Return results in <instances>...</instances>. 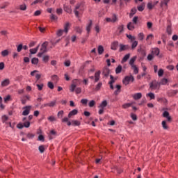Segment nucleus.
Listing matches in <instances>:
<instances>
[{
	"label": "nucleus",
	"instance_id": "1",
	"mask_svg": "<svg viewBox=\"0 0 178 178\" xmlns=\"http://www.w3.org/2000/svg\"><path fill=\"white\" fill-rule=\"evenodd\" d=\"M48 47V42H44L42 44L40 52L38 54V58H41L44 54L48 52L47 47Z\"/></svg>",
	"mask_w": 178,
	"mask_h": 178
},
{
	"label": "nucleus",
	"instance_id": "2",
	"mask_svg": "<svg viewBox=\"0 0 178 178\" xmlns=\"http://www.w3.org/2000/svg\"><path fill=\"white\" fill-rule=\"evenodd\" d=\"M130 81H131V83L134 81V76H133V75L127 76L122 80V83L123 84H124V86H129V84L130 83Z\"/></svg>",
	"mask_w": 178,
	"mask_h": 178
},
{
	"label": "nucleus",
	"instance_id": "3",
	"mask_svg": "<svg viewBox=\"0 0 178 178\" xmlns=\"http://www.w3.org/2000/svg\"><path fill=\"white\" fill-rule=\"evenodd\" d=\"M110 74H111V70H109L108 67H105L103 68L102 74L104 77H106V79H108Z\"/></svg>",
	"mask_w": 178,
	"mask_h": 178
},
{
	"label": "nucleus",
	"instance_id": "4",
	"mask_svg": "<svg viewBox=\"0 0 178 178\" xmlns=\"http://www.w3.org/2000/svg\"><path fill=\"white\" fill-rule=\"evenodd\" d=\"M128 49H130V45L129 44H120V52H123V51H128Z\"/></svg>",
	"mask_w": 178,
	"mask_h": 178
},
{
	"label": "nucleus",
	"instance_id": "5",
	"mask_svg": "<svg viewBox=\"0 0 178 178\" xmlns=\"http://www.w3.org/2000/svg\"><path fill=\"white\" fill-rule=\"evenodd\" d=\"M23 109H25L22 112L23 116H27V115H29L30 113V111L31 110V106H26L24 107Z\"/></svg>",
	"mask_w": 178,
	"mask_h": 178
},
{
	"label": "nucleus",
	"instance_id": "6",
	"mask_svg": "<svg viewBox=\"0 0 178 178\" xmlns=\"http://www.w3.org/2000/svg\"><path fill=\"white\" fill-rule=\"evenodd\" d=\"M158 86H159V83L154 80L151 82L149 88L150 90H156V88H158Z\"/></svg>",
	"mask_w": 178,
	"mask_h": 178
},
{
	"label": "nucleus",
	"instance_id": "7",
	"mask_svg": "<svg viewBox=\"0 0 178 178\" xmlns=\"http://www.w3.org/2000/svg\"><path fill=\"white\" fill-rule=\"evenodd\" d=\"M163 118H165L167 119V122H172V117L170 115L168 111H164L163 113Z\"/></svg>",
	"mask_w": 178,
	"mask_h": 178
},
{
	"label": "nucleus",
	"instance_id": "8",
	"mask_svg": "<svg viewBox=\"0 0 178 178\" xmlns=\"http://www.w3.org/2000/svg\"><path fill=\"white\" fill-rule=\"evenodd\" d=\"M118 47H119V42L114 41L111 43V49L113 51H116V49H118Z\"/></svg>",
	"mask_w": 178,
	"mask_h": 178
},
{
	"label": "nucleus",
	"instance_id": "9",
	"mask_svg": "<svg viewBox=\"0 0 178 178\" xmlns=\"http://www.w3.org/2000/svg\"><path fill=\"white\" fill-rule=\"evenodd\" d=\"M100 76H101L100 70H99L95 73V83H98V81H99Z\"/></svg>",
	"mask_w": 178,
	"mask_h": 178
},
{
	"label": "nucleus",
	"instance_id": "10",
	"mask_svg": "<svg viewBox=\"0 0 178 178\" xmlns=\"http://www.w3.org/2000/svg\"><path fill=\"white\" fill-rule=\"evenodd\" d=\"M27 101H30V96L29 95H25L21 99L22 105H26Z\"/></svg>",
	"mask_w": 178,
	"mask_h": 178
},
{
	"label": "nucleus",
	"instance_id": "11",
	"mask_svg": "<svg viewBox=\"0 0 178 178\" xmlns=\"http://www.w3.org/2000/svg\"><path fill=\"white\" fill-rule=\"evenodd\" d=\"M77 113H79V111L77 109L72 110V111H70L68 113L69 119H70V118H72V116H74V115H77Z\"/></svg>",
	"mask_w": 178,
	"mask_h": 178
},
{
	"label": "nucleus",
	"instance_id": "12",
	"mask_svg": "<svg viewBox=\"0 0 178 178\" xmlns=\"http://www.w3.org/2000/svg\"><path fill=\"white\" fill-rule=\"evenodd\" d=\"M110 79H111V81L108 82V84L110 85V88L111 90H114V87H113V83H115V79L113 78V76L112 75H110Z\"/></svg>",
	"mask_w": 178,
	"mask_h": 178
},
{
	"label": "nucleus",
	"instance_id": "13",
	"mask_svg": "<svg viewBox=\"0 0 178 178\" xmlns=\"http://www.w3.org/2000/svg\"><path fill=\"white\" fill-rule=\"evenodd\" d=\"M142 97L143 94H141V92H138L133 95V98L134 99H135V101H137L138 99H141Z\"/></svg>",
	"mask_w": 178,
	"mask_h": 178
},
{
	"label": "nucleus",
	"instance_id": "14",
	"mask_svg": "<svg viewBox=\"0 0 178 178\" xmlns=\"http://www.w3.org/2000/svg\"><path fill=\"white\" fill-rule=\"evenodd\" d=\"M70 27V22H66L65 24L64 25V33H66V34H67V33H69V28Z\"/></svg>",
	"mask_w": 178,
	"mask_h": 178
},
{
	"label": "nucleus",
	"instance_id": "15",
	"mask_svg": "<svg viewBox=\"0 0 178 178\" xmlns=\"http://www.w3.org/2000/svg\"><path fill=\"white\" fill-rule=\"evenodd\" d=\"M108 106V102L106 100L103 101L100 105L98 106V108H101L102 109H104Z\"/></svg>",
	"mask_w": 178,
	"mask_h": 178
},
{
	"label": "nucleus",
	"instance_id": "16",
	"mask_svg": "<svg viewBox=\"0 0 178 178\" xmlns=\"http://www.w3.org/2000/svg\"><path fill=\"white\" fill-rule=\"evenodd\" d=\"M38 48H40V45H38L35 49H31L29 50L31 55H34L36 52H38Z\"/></svg>",
	"mask_w": 178,
	"mask_h": 178
},
{
	"label": "nucleus",
	"instance_id": "17",
	"mask_svg": "<svg viewBox=\"0 0 178 178\" xmlns=\"http://www.w3.org/2000/svg\"><path fill=\"white\" fill-rule=\"evenodd\" d=\"M90 23L89 24L86 26V31H88V35L87 37H88V33H90V31H91V27L92 26V20H89Z\"/></svg>",
	"mask_w": 178,
	"mask_h": 178
},
{
	"label": "nucleus",
	"instance_id": "18",
	"mask_svg": "<svg viewBox=\"0 0 178 178\" xmlns=\"http://www.w3.org/2000/svg\"><path fill=\"white\" fill-rule=\"evenodd\" d=\"M10 84V81L9 79H5L1 82V87H6V86H9Z\"/></svg>",
	"mask_w": 178,
	"mask_h": 178
},
{
	"label": "nucleus",
	"instance_id": "19",
	"mask_svg": "<svg viewBox=\"0 0 178 178\" xmlns=\"http://www.w3.org/2000/svg\"><path fill=\"white\" fill-rule=\"evenodd\" d=\"M129 58H130V54H126V55L123 57V58H122V61H121V63H124V62H127V60H129Z\"/></svg>",
	"mask_w": 178,
	"mask_h": 178
},
{
	"label": "nucleus",
	"instance_id": "20",
	"mask_svg": "<svg viewBox=\"0 0 178 178\" xmlns=\"http://www.w3.org/2000/svg\"><path fill=\"white\" fill-rule=\"evenodd\" d=\"M160 50L159 48H154L152 51V55H156V56H158L159 55Z\"/></svg>",
	"mask_w": 178,
	"mask_h": 178
},
{
	"label": "nucleus",
	"instance_id": "21",
	"mask_svg": "<svg viewBox=\"0 0 178 178\" xmlns=\"http://www.w3.org/2000/svg\"><path fill=\"white\" fill-rule=\"evenodd\" d=\"M99 55H102L104 54V46L99 45L97 48Z\"/></svg>",
	"mask_w": 178,
	"mask_h": 178
},
{
	"label": "nucleus",
	"instance_id": "22",
	"mask_svg": "<svg viewBox=\"0 0 178 178\" xmlns=\"http://www.w3.org/2000/svg\"><path fill=\"white\" fill-rule=\"evenodd\" d=\"M135 13H137V8L136 7H134L131 10V13H129V17H133V16H134Z\"/></svg>",
	"mask_w": 178,
	"mask_h": 178
},
{
	"label": "nucleus",
	"instance_id": "23",
	"mask_svg": "<svg viewBox=\"0 0 178 178\" xmlns=\"http://www.w3.org/2000/svg\"><path fill=\"white\" fill-rule=\"evenodd\" d=\"M144 9H145V3H142L141 5L138 6V10L139 12H143V10H144Z\"/></svg>",
	"mask_w": 178,
	"mask_h": 178
},
{
	"label": "nucleus",
	"instance_id": "24",
	"mask_svg": "<svg viewBox=\"0 0 178 178\" xmlns=\"http://www.w3.org/2000/svg\"><path fill=\"white\" fill-rule=\"evenodd\" d=\"M136 59H137V56H134L132 57L130 60H129V65L132 67V66H135L136 65H134V62H136Z\"/></svg>",
	"mask_w": 178,
	"mask_h": 178
},
{
	"label": "nucleus",
	"instance_id": "25",
	"mask_svg": "<svg viewBox=\"0 0 178 178\" xmlns=\"http://www.w3.org/2000/svg\"><path fill=\"white\" fill-rule=\"evenodd\" d=\"M127 29H128V30H130L131 31H133V30H134V29H136V27L134 26L133 23L129 22L127 24Z\"/></svg>",
	"mask_w": 178,
	"mask_h": 178
},
{
	"label": "nucleus",
	"instance_id": "26",
	"mask_svg": "<svg viewBox=\"0 0 178 178\" xmlns=\"http://www.w3.org/2000/svg\"><path fill=\"white\" fill-rule=\"evenodd\" d=\"M118 31H119V34H122V33L124 31V25L122 24L118 26Z\"/></svg>",
	"mask_w": 178,
	"mask_h": 178
},
{
	"label": "nucleus",
	"instance_id": "27",
	"mask_svg": "<svg viewBox=\"0 0 178 178\" xmlns=\"http://www.w3.org/2000/svg\"><path fill=\"white\" fill-rule=\"evenodd\" d=\"M74 30L76 33H79V34H81V33H83V28L80 26H75Z\"/></svg>",
	"mask_w": 178,
	"mask_h": 178
},
{
	"label": "nucleus",
	"instance_id": "28",
	"mask_svg": "<svg viewBox=\"0 0 178 178\" xmlns=\"http://www.w3.org/2000/svg\"><path fill=\"white\" fill-rule=\"evenodd\" d=\"M38 149L40 154H44V152H45V146H44V145H41L39 146Z\"/></svg>",
	"mask_w": 178,
	"mask_h": 178
},
{
	"label": "nucleus",
	"instance_id": "29",
	"mask_svg": "<svg viewBox=\"0 0 178 178\" xmlns=\"http://www.w3.org/2000/svg\"><path fill=\"white\" fill-rule=\"evenodd\" d=\"M64 10L67 12V13L72 14V8L67 6H64Z\"/></svg>",
	"mask_w": 178,
	"mask_h": 178
},
{
	"label": "nucleus",
	"instance_id": "30",
	"mask_svg": "<svg viewBox=\"0 0 178 178\" xmlns=\"http://www.w3.org/2000/svg\"><path fill=\"white\" fill-rule=\"evenodd\" d=\"M8 55H9L8 49H6L1 51V56H3V58H5V56H8Z\"/></svg>",
	"mask_w": 178,
	"mask_h": 178
},
{
	"label": "nucleus",
	"instance_id": "31",
	"mask_svg": "<svg viewBox=\"0 0 178 178\" xmlns=\"http://www.w3.org/2000/svg\"><path fill=\"white\" fill-rule=\"evenodd\" d=\"M81 123L79 120H72V126H80Z\"/></svg>",
	"mask_w": 178,
	"mask_h": 178
},
{
	"label": "nucleus",
	"instance_id": "32",
	"mask_svg": "<svg viewBox=\"0 0 178 178\" xmlns=\"http://www.w3.org/2000/svg\"><path fill=\"white\" fill-rule=\"evenodd\" d=\"M39 60L38 58L34 57L31 59L32 65H38Z\"/></svg>",
	"mask_w": 178,
	"mask_h": 178
},
{
	"label": "nucleus",
	"instance_id": "33",
	"mask_svg": "<svg viewBox=\"0 0 178 178\" xmlns=\"http://www.w3.org/2000/svg\"><path fill=\"white\" fill-rule=\"evenodd\" d=\"M138 45V42L137 40L134 41L131 44V49H136Z\"/></svg>",
	"mask_w": 178,
	"mask_h": 178
},
{
	"label": "nucleus",
	"instance_id": "34",
	"mask_svg": "<svg viewBox=\"0 0 178 178\" xmlns=\"http://www.w3.org/2000/svg\"><path fill=\"white\" fill-rule=\"evenodd\" d=\"M116 74H119V73H122V66L119 65L115 69Z\"/></svg>",
	"mask_w": 178,
	"mask_h": 178
},
{
	"label": "nucleus",
	"instance_id": "35",
	"mask_svg": "<svg viewBox=\"0 0 178 178\" xmlns=\"http://www.w3.org/2000/svg\"><path fill=\"white\" fill-rule=\"evenodd\" d=\"M102 87V82H99L95 87V91H99Z\"/></svg>",
	"mask_w": 178,
	"mask_h": 178
},
{
	"label": "nucleus",
	"instance_id": "36",
	"mask_svg": "<svg viewBox=\"0 0 178 178\" xmlns=\"http://www.w3.org/2000/svg\"><path fill=\"white\" fill-rule=\"evenodd\" d=\"M63 32H65V31L62 29H59L58 31H57L56 32L57 37H62V35H63Z\"/></svg>",
	"mask_w": 178,
	"mask_h": 178
},
{
	"label": "nucleus",
	"instance_id": "37",
	"mask_svg": "<svg viewBox=\"0 0 178 178\" xmlns=\"http://www.w3.org/2000/svg\"><path fill=\"white\" fill-rule=\"evenodd\" d=\"M49 60V56H44L42 57V61L44 62V63H48V61Z\"/></svg>",
	"mask_w": 178,
	"mask_h": 178
},
{
	"label": "nucleus",
	"instance_id": "38",
	"mask_svg": "<svg viewBox=\"0 0 178 178\" xmlns=\"http://www.w3.org/2000/svg\"><path fill=\"white\" fill-rule=\"evenodd\" d=\"M167 83H168V79L163 78V79H161V81H160L159 85L165 86V84H167Z\"/></svg>",
	"mask_w": 178,
	"mask_h": 178
},
{
	"label": "nucleus",
	"instance_id": "39",
	"mask_svg": "<svg viewBox=\"0 0 178 178\" xmlns=\"http://www.w3.org/2000/svg\"><path fill=\"white\" fill-rule=\"evenodd\" d=\"M157 101H158V102H163L164 104L168 103V100L163 97L158 98Z\"/></svg>",
	"mask_w": 178,
	"mask_h": 178
},
{
	"label": "nucleus",
	"instance_id": "40",
	"mask_svg": "<svg viewBox=\"0 0 178 178\" xmlns=\"http://www.w3.org/2000/svg\"><path fill=\"white\" fill-rule=\"evenodd\" d=\"M166 32L168 33V34L169 35H170L172 34V26H171L168 25V26H167Z\"/></svg>",
	"mask_w": 178,
	"mask_h": 178
},
{
	"label": "nucleus",
	"instance_id": "41",
	"mask_svg": "<svg viewBox=\"0 0 178 178\" xmlns=\"http://www.w3.org/2000/svg\"><path fill=\"white\" fill-rule=\"evenodd\" d=\"M131 68L134 70V73L135 74H138V68L136 65H132Z\"/></svg>",
	"mask_w": 178,
	"mask_h": 178
},
{
	"label": "nucleus",
	"instance_id": "42",
	"mask_svg": "<svg viewBox=\"0 0 178 178\" xmlns=\"http://www.w3.org/2000/svg\"><path fill=\"white\" fill-rule=\"evenodd\" d=\"M65 113V112L62 110L60 111L58 114H57V117L58 118V119H61V118H63V114Z\"/></svg>",
	"mask_w": 178,
	"mask_h": 178
},
{
	"label": "nucleus",
	"instance_id": "43",
	"mask_svg": "<svg viewBox=\"0 0 178 178\" xmlns=\"http://www.w3.org/2000/svg\"><path fill=\"white\" fill-rule=\"evenodd\" d=\"M118 20V15H116V14H113L112 23H116Z\"/></svg>",
	"mask_w": 178,
	"mask_h": 178
},
{
	"label": "nucleus",
	"instance_id": "44",
	"mask_svg": "<svg viewBox=\"0 0 178 178\" xmlns=\"http://www.w3.org/2000/svg\"><path fill=\"white\" fill-rule=\"evenodd\" d=\"M38 140L42 141V143H44V141H45V138L43 136L42 134H40V135H39V136L38 138Z\"/></svg>",
	"mask_w": 178,
	"mask_h": 178
},
{
	"label": "nucleus",
	"instance_id": "45",
	"mask_svg": "<svg viewBox=\"0 0 178 178\" xmlns=\"http://www.w3.org/2000/svg\"><path fill=\"white\" fill-rule=\"evenodd\" d=\"M47 87H48L49 88H50V90H54V83H53L52 82H51V81H49V82L47 83Z\"/></svg>",
	"mask_w": 178,
	"mask_h": 178
},
{
	"label": "nucleus",
	"instance_id": "46",
	"mask_svg": "<svg viewBox=\"0 0 178 178\" xmlns=\"http://www.w3.org/2000/svg\"><path fill=\"white\" fill-rule=\"evenodd\" d=\"M22 49H23V44L21 43L17 47V51L22 52Z\"/></svg>",
	"mask_w": 178,
	"mask_h": 178
},
{
	"label": "nucleus",
	"instance_id": "47",
	"mask_svg": "<svg viewBox=\"0 0 178 178\" xmlns=\"http://www.w3.org/2000/svg\"><path fill=\"white\" fill-rule=\"evenodd\" d=\"M162 126L164 130H168V129H169V127L166 124V121L165 120L162 122Z\"/></svg>",
	"mask_w": 178,
	"mask_h": 178
},
{
	"label": "nucleus",
	"instance_id": "48",
	"mask_svg": "<svg viewBox=\"0 0 178 178\" xmlns=\"http://www.w3.org/2000/svg\"><path fill=\"white\" fill-rule=\"evenodd\" d=\"M131 105H133V104L131 103H127L122 105V108L124 109H127V108H130V106H131Z\"/></svg>",
	"mask_w": 178,
	"mask_h": 178
},
{
	"label": "nucleus",
	"instance_id": "49",
	"mask_svg": "<svg viewBox=\"0 0 178 178\" xmlns=\"http://www.w3.org/2000/svg\"><path fill=\"white\" fill-rule=\"evenodd\" d=\"M36 86L39 91H42V88H44V83L37 84Z\"/></svg>",
	"mask_w": 178,
	"mask_h": 178
},
{
	"label": "nucleus",
	"instance_id": "50",
	"mask_svg": "<svg viewBox=\"0 0 178 178\" xmlns=\"http://www.w3.org/2000/svg\"><path fill=\"white\" fill-rule=\"evenodd\" d=\"M115 170H117L118 175H121V173H123V169L118 168V166H114Z\"/></svg>",
	"mask_w": 178,
	"mask_h": 178
},
{
	"label": "nucleus",
	"instance_id": "51",
	"mask_svg": "<svg viewBox=\"0 0 178 178\" xmlns=\"http://www.w3.org/2000/svg\"><path fill=\"white\" fill-rule=\"evenodd\" d=\"M163 1H161V6L162 8V6H163V4L165 6H168V3H169L170 1V0H163Z\"/></svg>",
	"mask_w": 178,
	"mask_h": 178
},
{
	"label": "nucleus",
	"instance_id": "52",
	"mask_svg": "<svg viewBox=\"0 0 178 178\" xmlns=\"http://www.w3.org/2000/svg\"><path fill=\"white\" fill-rule=\"evenodd\" d=\"M138 40H140V41H143V40H144V33H140L138 35Z\"/></svg>",
	"mask_w": 178,
	"mask_h": 178
},
{
	"label": "nucleus",
	"instance_id": "53",
	"mask_svg": "<svg viewBox=\"0 0 178 178\" xmlns=\"http://www.w3.org/2000/svg\"><path fill=\"white\" fill-rule=\"evenodd\" d=\"M147 95L149 97L150 99H155V95L154 93L149 92Z\"/></svg>",
	"mask_w": 178,
	"mask_h": 178
},
{
	"label": "nucleus",
	"instance_id": "54",
	"mask_svg": "<svg viewBox=\"0 0 178 178\" xmlns=\"http://www.w3.org/2000/svg\"><path fill=\"white\" fill-rule=\"evenodd\" d=\"M133 24H137L138 22V16H135L133 19H132Z\"/></svg>",
	"mask_w": 178,
	"mask_h": 178
},
{
	"label": "nucleus",
	"instance_id": "55",
	"mask_svg": "<svg viewBox=\"0 0 178 178\" xmlns=\"http://www.w3.org/2000/svg\"><path fill=\"white\" fill-rule=\"evenodd\" d=\"M47 119L49 122H56V118H55V117L52 115L49 116Z\"/></svg>",
	"mask_w": 178,
	"mask_h": 178
},
{
	"label": "nucleus",
	"instance_id": "56",
	"mask_svg": "<svg viewBox=\"0 0 178 178\" xmlns=\"http://www.w3.org/2000/svg\"><path fill=\"white\" fill-rule=\"evenodd\" d=\"M20 10H26L27 9V6L26 4H22L19 6Z\"/></svg>",
	"mask_w": 178,
	"mask_h": 178
},
{
	"label": "nucleus",
	"instance_id": "57",
	"mask_svg": "<svg viewBox=\"0 0 178 178\" xmlns=\"http://www.w3.org/2000/svg\"><path fill=\"white\" fill-rule=\"evenodd\" d=\"M8 119H9V118L7 115H3L2 116V122H3V123H5V122H7V120Z\"/></svg>",
	"mask_w": 178,
	"mask_h": 178
},
{
	"label": "nucleus",
	"instance_id": "58",
	"mask_svg": "<svg viewBox=\"0 0 178 178\" xmlns=\"http://www.w3.org/2000/svg\"><path fill=\"white\" fill-rule=\"evenodd\" d=\"M95 106V101L94 100H91L90 102H89V106L90 108H92L93 106Z\"/></svg>",
	"mask_w": 178,
	"mask_h": 178
},
{
	"label": "nucleus",
	"instance_id": "59",
	"mask_svg": "<svg viewBox=\"0 0 178 178\" xmlns=\"http://www.w3.org/2000/svg\"><path fill=\"white\" fill-rule=\"evenodd\" d=\"M158 76H159V77H162L163 76V70L162 69H160L159 70Z\"/></svg>",
	"mask_w": 178,
	"mask_h": 178
},
{
	"label": "nucleus",
	"instance_id": "60",
	"mask_svg": "<svg viewBox=\"0 0 178 178\" xmlns=\"http://www.w3.org/2000/svg\"><path fill=\"white\" fill-rule=\"evenodd\" d=\"M70 90L71 92H74V90H76V85L72 84Z\"/></svg>",
	"mask_w": 178,
	"mask_h": 178
},
{
	"label": "nucleus",
	"instance_id": "61",
	"mask_svg": "<svg viewBox=\"0 0 178 178\" xmlns=\"http://www.w3.org/2000/svg\"><path fill=\"white\" fill-rule=\"evenodd\" d=\"M51 79L52 80H54V81H58L59 80V77H58V75L51 76Z\"/></svg>",
	"mask_w": 178,
	"mask_h": 178
},
{
	"label": "nucleus",
	"instance_id": "62",
	"mask_svg": "<svg viewBox=\"0 0 178 178\" xmlns=\"http://www.w3.org/2000/svg\"><path fill=\"white\" fill-rule=\"evenodd\" d=\"M24 127H26V128L30 127V121L24 122Z\"/></svg>",
	"mask_w": 178,
	"mask_h": 178
},
{
	"label": "nucleus",
	"instance_id": "63",
	"mask_svg": "<svg viewBox=\"0 0 178 178\" xmlns=\"http://www.w3.org/2000/svg\"><path fill=\"white\" fill-rule=\"evenodd\" d=\"M63 12V10H62V8H57L56 9L57 15H62Z\"/></svg>",
	"mask_w": 178,
	"mask_h": 178
},
{
	"label": "nucleus",
	"instance_id": "64",
	"mask_svg": "<svg viewBox=\"0 0 178 178\" xmlns=\"http://www.w3.org/2000/svg\"><path fill=\"white\" fill-rule=\"evenodd\" d=\"M131 119H133L134 120H137V115L134 114V113H131Z\"/></svg>",
	"mask_w": 178,
	"mask_h": 178
}]
</instances>
